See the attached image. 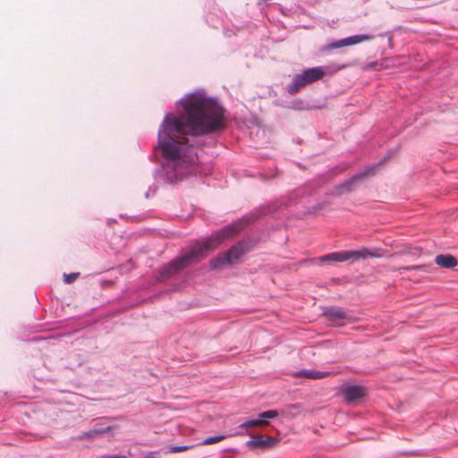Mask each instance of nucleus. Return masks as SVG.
Listing matches in <instances>:
<instances>
[{
	"label": "nucleus",
	"instance_id": "obj_1",
	"mask_svg": "<svg viewBox=\"0 0 458 458\" xmlns=\"http://www.w3.org/2000/svg\"><path fill=\"white\" fill-rule=\"evenodd\" d=\"M183 113L166 114L158 130V148L167 167L176 177L194 165L197 155L188 145V135L203 136L223 131L226 125L225 109L215 98L204 93L188 95L181 101Z\"/></svg>",
	"mask_w": 458,
	"mask_h": 458
},
{
	"label": "nucleus",
	"instance_id": "obj_2",
	"mask_svg": "<svg viewBox=\"0 0 458 458\" xmlns=\"http://www.w3.org/2000/svg\"><path fill=\"white\" fill-rule=\"evenodd\" d=\"M242 226L243 225L242 222L229 225L216 232L203 242H197L195 245H193L191 250L189 253L172 260L165 267H164L161 270V276L164 278L171 276L187 267L191 262H195L203 259L208 252L216 250L225 239L230 238L238 233L242 228Z\"/></svg>",
	"mask_w": 458,
	"mask_h": 458
},
{
	"label": "nucleus",
	"instance_id": "obj_3",
	"mask_svg": "<svg viewBox=\"0 0 458 458\" xmlns=\"http://www.w3.org/2000/svg\"><path fill=\"white\" fill-rule=\"evenodd\" d=\"M325 74L326 72L323 67L307 69L302 73L294 75L292 83L287 87V91L290 95H295L306 85L322 79Z\"/></svg>",
	"mask_w": 458,
	"mask_h": 458
},
{
	"label": "nucleus",
	"instance_id": "obj_4",
	"mask_svg": "<svg viewBox=\"0 0 458 458\" xmlns=\"http://www.w3.org/2000/svg\"><path fill=\"white\" fill-rule=\"evenodd\" d=\"M323 316L333 327H342L352 321V317L339 307H329L325 309Z\"/></svg>",
	"mask_w": 458,
	"mask_h": 458
},
{
	"label": "nucleus",
	"instance_id": "obj_5",
	"mask_svg": "<svg viewBox=\"0 0 458 458\" xmlns=\"http://www.w3.org/2000/svg\"><path fill=\"white\" fill-rule=\"evenodd\" d=\"M279 415L276 410H269L259 414V419L250 420L239 426L240 428L247 429L251 427H265L269 424L268 419H275Z\"/></svg>",
	"mask_w": 458,
	"mask_h": 458
},
{
	"label": "nucleus",
	"instance_id": "obj_6",
	"mask_svg": "<svg viewBox=\"0 0 458 458\" xmlns=\"http://www.w3.org/2000/svg\"><path fill=\"white\" fill-rule=\"evenodd\" d=\"M385 255V251L381 249H375L370 250L367 248H362L359 250L345 251L346 260L348 259H366L368 258H381Z\"/></svg>",
	"mask_w": 458,
	"mask_h": 458
},
{
	"label": "nucleus",
	"instance_id": "obj_7",
	"mask_svg": "<svg viewBox=\"0 0 458 458\" xmlns=\"http://www.w3.org/2000/svg\"><path fill=\"white\" fill-rule=\"evenodd\" d=\"M344 399L348 403L355 402L366 395V388L361 386H347L343 390Z\"/></svg>",
	"mask_w": 458,
	"mask_h": 458
},
{
	"label": "nucleus",
	"instance_id": "obj_8",
	"mask_svg": "<svg viewBox=\"0 0 458 458\" xmlns=\"http://www.w3.org/2000/svg\"><path fill=\"white\" fill-rule=\"evenodd\" d=\"M377 166H371V167H369L367 168L364 172L353 176L351 180L345 182L344 183H343L340 187H339V193H344V192H347V191H350L352 190V185L369 176V175H373L375 174V170L377 169Z\"/></svg>",
	"mask_w": 458,
	"mask_h": 458
},
{
	"label": "nucleus",
	"instance_id": "obj_9",
	"mask_svg": "<svg viewBox=\"0 0 458 458\" xmlns=\"http://www.w3.org/2000/svg\"><path fill=\"white\" fill-rule=\"evenodd\" d=\"M209 266L214 270L223 269L226 266H232L226 253L219 254L215 259L210 260Z\"/></svg>",
	"mask_w": 458,
	"mask_h": 458
},
{
	"label": "nucleus",
	"instance_id": "obj_10",
	"mask_svg": "<svg viewBox=\"0 0 458 458\" xmlns=\"http://www.w3.org/2000/svg\"><path fill=\"white\" fill-rule=\"evenodd\" d=\"M435 262L437 266L445 268H451L457 265L456 259L452 255H437Z\"/></svg>",
	"mask_w": 458,
	"mask_h": 458
},
{
	"label": "nucleus",
	"instance_id": "obj_11",
	"mask_svg": "<svg viewBox=\"0 0 458 458\" xmlns=\"http://www.w3.org/2000/svg\"><path fill=\"white\" fill-rule=\"evenodd\" d=\"M373 38H374V36L368 35V34L354 35V36H351V37L343 38L344 39L343 43L344 44V47H349V46H353V45L362 43L364 41H369V40H372Z\"/></svg>",
	"mask_w": 458,
	"mask_h": 458
},
{
	"label": "nucleus",
	"instance_id": "obj_12",
	"mask_svg": "<svg viewBox=\"0 0 458 458\" xmlns=\"http://www.w3.org/2000/svg\"><path fill=\"white\" fill-rule=\"evenodd\" d=\"M330 372H321L317 370H301L294 374L295 377H306L310 379H320L329 376Z\"/></svg>",
	"mask_w": 458,
	"mask_h": 458
},
{
	"label": "nucleus",
	"instance_id": "obj_13",
	"mask_svg": "<svg viewBox=\"0 0 458 458\" xmlns=\"http://www.w3.org/2000/svg\"><path fill=\"white\" fill-rule=\"evenodd\" d=\"M229 258L231 265L238 262L240 258L243 255L244 250L241 244L233 246L227 252H225Z\"/></svg>",
	"mask_w": 458,
	"mask_h": 458
},
{
	"label": "nucleus",
	"instance_id": "obj_14",
	"mask_svg": "<svg viewBox=\"0 0 458 458\" xmlns=\"http://www.w3.org/2000/svg\"><path fill=\"white\" fill-rule=\"evenodd\" d=\"M323 262H343L346 260L345 251L334 252L320 258Z\"/></svg>",
	"mask_w": 458,
	"mask_h": 458
},
{
	"label": "nucleus",
	"instance_id": "obj_15",
	"mask_svg": "<svg viewBox=\"0 0 458 458\" xmlns=\"http://www.w3.org/2000/svg\"><path fill=\"white\" fill-rule=\"evenodd\" d=\"M238 435H243V433L238 432V433L228 435V436L227 435H219V436H215V437H209L205 438L201 442L200 445H213V444L218 443V442L225 439L228 437H233V436H238Z\"/></svg>",
	"mask_w": 458,
	"mask_h": 458
},
{
	"label": "nucleus",
	"instance_id": "obj_16",
	"mask_svg": "<svg viewBox=\"0 0 458 458\" xmlns=\"http://www.w3.org/2000/svg\"><path fill=\"white\" fill-rule=\"evenodd\" d=\"M392 271H403V270H407V271H412V270H416V271H421V272H429V267L427 266V265H418V266H410V267H399V268H396V267H393L391 268Z\"/></svg>",
	"mask_w": 458,
	"mask_h": 458
},
{
	"label": "nucleus",
	"instance_id": "obj_17",
	"mask_svg": "<svg viewBox=\"0 0 458 458\" xmlns=\"http://www.w3.org/2000/svg\"><path fill=\"white\" fill-rule=\"evenodd\" d=\"M246 445L250 449L266 448L264 439L261 437H252L247 441Z\"/></svg>",
	"mask_w": 458,
	"mask_h": 458
},
{
	"label": "nucleus",
	"instance_id": "obj_18",
	"mask_svg": "<svg viewBox=\"0 0 458 458\" xmlns=\"http://www.w3.org/2000/svg\"><path fill=\"white\" fill-rule=\"evenodd\" d=\"M108 429H109L108 428H98V429H97V428H94V429H91V430H89V432H87V433L85 434V436H86V437H88V438L96 437H98V436H100V435H102V434H104V433L107 432V431H108Z\"/></svg>",
	"mask_w": 458,
	"mask_h": 458
},
{
	"label": "nucleus",
	"instance_id": "obj_19",
	"mask_svg": "<svg viewBox=\"0 0 458 458\" xmlns=\"http://www.w3.org/2000/svg\"><path fill=\"white\" fill-rule=\"evenodd\" d=\"M191 445H173L169 448V453H181L184 451H188L191 448Z\"/></svg>",
	"mask_w": 458,
	"mask_h": 458
},
{
	"label": "nucleus",
	"instance_id": "obj_20",
	"mask_svg": "<svg viewBox=\"0 0 458 458\" xmlns=\"http://www.w3.org/2000/svg\"><path fill=\"white\" fill-rule=\"evenodd\" d=\"M343 42H344V39L337 40L335 42L328 44L327 46L325 47L324 49L329 51V50H333L335 48L344 47V44Z\"/></svg>",
	"mask_w": 458,
	"mask_h": 458
},
{
	"label": "nucleus",
	"instance_id": "obj_21",
	"mask_svg": "<svg viewBox=\"0 0 458 458\" xmlns=\"http://www.w3.org/2000/svg\"><path fill=\"white\" fill-rule=\"evenodd\" d=\"M79 275V273L64 274V280L66 284H72L78 278Z\"/></svg>",
	"mask_w": 458,
	"mask_h": 458
},
{
	"label": "nucleus",
	"instance_id": "obj_22",
	"mask_svg": "<svg viewBox=\"0 0 458 458\" xmlns=\"http://www.w3.org/2000/svg\"><path fill=\"white\" fill-rule=\"evenodd\" d=\"M264 442L266 444V448H267V447L273 446L277 442V439L273 437H267L266 439H264Z\"/></svg>",
	"mask_w": 458,
	"mask_h": 458
},
{
	"label": "nucleus",
	"instance_id": "obj_23",
	"mask_svg": "<svg viewBox=\"0 0 458 458\" xmlns=\"http://www.w3.org/2000/svg\"><path fill=\"white\" fill-rule=\"evenodd\" d=\"M99 458H125L124 456L123 455H104V456H101Z\"/></svg>",
	"mask_w": 458,
	"mask_h": 458
},
{
	"label": "nucleus",
	"instance_id": "obj_24",
	"mask_svg": "<svg viewBox=\"0 0 458 458\" xmlns=\"http://www.w3.org/2000/svg\"><path fill=\"white\" fill-rule=\"evenodd\" d=\"M293 409H299V406H298V405H296V404L291 405V406L289 407V410H293Z\"/></svg>",
	"mask_w": 458,
	"mask_h": 458
},
{
	"label": "nucleus",
	"instance_id": "obj_25",
	"mask_svg": "<svg viewBox=\"0 0 458 458\" xmlns=\"http://www.w3.org/2000/svg\"><path fill=\"white\" fill-rule=\"evenodd\" d=\"M344 67H345V65L339 66V67L336 69V71L341 70V69H344Z\"/></svg>",
	"mask_w": 458,
	"mask_h": 458
}]
</instances>
